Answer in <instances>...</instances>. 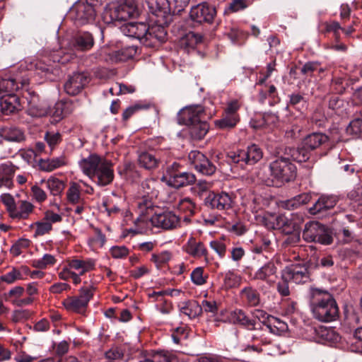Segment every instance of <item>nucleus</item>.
<instances>
[{
	"instance_id": "nucleus-1",
	"label": "nucleus",
	"mask_w": 362,
	"mask_h": 362,
	"mask_svg": "<svg viewBox=\"0 0 362 362\" xmlns=\"http://www.w3.org/2000/svg\"><path fill=\"white\" fill-rule=\"evenodd\" d=\"M268 170L260 168L257 176L260 181L267 186L280 187L282 185L293 180L296 177V167L289 158L283 156L278 157L272 161Z\"/></svg>"
},
{
	"instance_id": "nucleus-2",
	"label": "nucleus",
	"mask_w": 362,
	"mask_h": 362,
	"mask_svg": "<svg viewBox=\"0 0 362 362\" xmlns=\"http://www.w3.org/2000/svg\"><path fill=\"white\" fill-rule=\"evenodd\" d=\"M309 300L312 313L315 319L328 322L339 317V308L334 296L327 291L310 287Z\"/></svg>"
},
{
	"instance_id": "nucleus-3",
	"label": "nucleus",
	"mask_w": 362,
	"mask_h": 362,
	"mask_svg": "<svg viewBox=\"0 0 362 362\" xmlns=\"http://www.w3.org/2000/svg\"><path fill=\"white\" fill-rule=\"evenodd\" d=\"M138 16V8L135 0H122L119 3L106 6L103 13V21L107 24L127 21Z\"/></svg>"
},
{
	"instance_id": "nucleus-4",
	"label": "nucleus",
	"mask_w": 362,
	"mask_h": 362,
	"mask_svg": "<svg viewBox=\"0 0 362 362\" xmlns=\"http://www.w3.org/2000/svg\"><path fill=\"white\" fill-rule=\"evenodd\" d=\"M263 157L261 148L257 144L248 146L246 149L230 152L228 155L230 163L239 165L242 168L246 165H252L259 161Z\"/></svg>"
},
{
	"instance_id": "nucleus-5",
	"label": "nucleus",
	"mask_w": 362,
	"mask_h": 362,
	"mask_svg": "<svg viewBox=\"0 0 362 362\" xmlns=\"http://www.w3.org/2000/svg\"><path fill=\"white\" fill-rule=\"evenodd\" d=\"M303 239L308 243H318L322 245H329L333 238L327 228L318 221H308L305 224L303 230Z\"/></svg>"
},
{
	"instance_id": "nucleus-6",
	"label": "nucleus",
	"mask_w": 362,
	"mask_h": 362,
	"mask_svg": "<svg viewBox=\"0 0 362 362\" xmlns=\"http://www.w3.org/2000/svg\"><path fill=\"white\" fill-rule=\"evenodd\" d=\"M182 168V166L176 162L167 168L165 177L169 186L179 189L195 183V175L192 173L183 171Z\"/></svg>"
},
{
	"instance_id": "nucleus-7",
	"label": "nucleus",
	"mask_w": 362,
	"mask_h": 362,
	"mask_svg": "<svg viewBox=\"0 0 362 362\" xmlns=\"http://www.w3.org/2000/svg\"><path fill=\"white\" fill-rule=\"evenodd\" d=\"M70 15L77 25L93 23L96 16L93 6L88 2H76L71 8Z\"/></svg>"
},
{
	"instance_id": "nucleus-8",
	"label": "nucleus",
	"mask_w": 362,
	"mask_h": 362,
	"mask_svg": "<svg viewBox=\"0 0 362 362\" xmlns=\"http://www.w3.org/2000/svg\"><path fill=\"white\" fill-rule=\"evenodd\" d=\"M150 13L155 16V23L170 24L173 21L168 0H146Z\"/></svg>"
},
{
	"instance_id": "nucleus-9",
	"label": "nucleus",
	"mask_w": 362,
	"mask_h": 362,
	"mask_svg": "<svg viewBox=\"0 0 362 362\" xmlns=\"http://www.w3.org/2000/svg\"><path fill=\"white\" fill-rule=\"evenodd\" d=\"M150 221L153 226L164 230H175L181 224L180 217L170 211L155 213Z\"/></svg>"
},
{
	"instance_id": "nucleus-10",
	"label": "nucleus",
	"mask_w": 362,
	"mask_h": 362,
	"mask_svg": "<svg viewBox=\"0 0 362 362\" xmlns=\"http://www.w3.org/2000/svg\"><path fill=\"white\" fill-rule=\"evenodd\" d=\"M113 164L111 160L103 158L98 168L90 177V180L98 186L104 187L110 185L114 180Z\"/></svg>"
},
{
	"instance_id": "nucleus-11",
	"label": "nucleus",
	"mask_w": 362,
	"mask_h": 362,
	"mask_svg": "<svg viewBox=\"0 0 362 362\" xmlns=\"http://www.w3.org/2000/svg\"><path fill=\"white\" fill-rule=\"evenodd\" d=\"M282 272L284 273V279L296 284H303L310 281L308 268L305 264H291L286 267Z\"/></svg>"
},
{
	"instance_id": "nucleus-12",
	"label": "nucleus",
	"mask_w": 362,
	"mask_h": 362,
	"mask_svg": "<svg viewBox=\"0 0 362 362\" xmlns=\"http://www.w3.org/2000/svg\"><path fill=\"white\" fill-rule=\"evenodd\" d=\"M207 117L202 105H191L182 109L179 113L180 123L191 125L204 121Z\"/></svg>"
},
{
	"instance_id": "nucleus-13",
	"label": "nucleus",
	"mask_w": 362,
	"mask_h": 362,
	"mask_svg": "<svg viewBox=\"0 0 362 362\" xmlns=\"http://www.w3.org/2000/svg\"><path fill=\"white\" fill-rule=\"evenodd\" d=\"M216 14L215 8L206 2L193 6L189 12L190 18L199 23H211Z\"/></svg>"
},
{
	"instance_id": "nucleus-14",
	"label": "nucleus",
	"mask_w": 362,
	"mask_h": 362,
	"mask_svg": "<svg viewBox=\"0 0 362 362\" xmlns=\"http://www.w3.org/2000/svg\"><path fill=\"white\" fill-rule=\"evenodd\" d=\"M205 204L211 209L224 211L233 207V199L230 194L225 192H210L205 199Z\"/></svg>"
},
{
	"instance_id": "nucleus-15",
	"label": "nucleus",
	"mask_w": 362,
	"mask_h": 362,
	"mask_svg": "<svg viewBox=\"0 0 362 362\" xmlns=\"http://www.w3.org/2000/svg\"><path fill=\"white\" fill-rule=\"evenodd\" d=\"M89 79L83 72H75L69 76L64 85L65 92L70 95H76L88 83Z\"/></svg>"
},
{
	"instance_id": "nucleus-16",
	"label": "nucleus",
	"mask_w": 362,
	"mask_h": 362,
	"mask_svg": "<svg viewBox=\"0 0 362 362\" xmlns=\"http://www.w3.org/2000/svg\"><path fill=\"white\" fill-rule=\"evenodd\" d=\"M184 251L195 259L204 258L209 263V252L205 245L197 240L194 237L190 236L183 246Z\"/></svg>"
},
{
	"instance_id": "nucleus-17",
	"label": "nucleus",
	"mask_w": 362,
	"mask_h": 362,
	"mask_svg": "<svg viewBox=\"0 0 362 362\" xmlns=\"http://www.w3.org/2000/svg\"><path fill=\"white\" fill-rule=\"evenodd\" d=\"M37 71L43 74L45 77L50 80H54V77L59 76L60 69L55 59H51L49 57H44L38 59L35 63Z\"/></svg>"
},
{
	"instance_id": "nucleus-18",
	"label": "nucleus",
	"mask_w": 362,
	"mask_h": 362,
	"mask_svg": "<svg viewBox=\"0 0 362 362\" xmlns=\"http://www.w3.org/2000/svg\"><path fill=\"white\" fill-rule=\"evenodd\" d=\"M169 24L156 23L146 30L145 37L147 41H149V46H157L166 40L167 31L165 26Z\"/></svg>"
},
{
	"instance_id": "nucleus-19",
	"label": "nucleus",
	"mask_w": 362,
	"mask_h": 362,
	"mask_svg": "<svg viewBox=\"0 0 362 362\" xmlns=\"http://www.w3.org/2000/svg\"><path fill=\"white\" fill-rule=\"evenodd\" d=\"M338 201V197L335 195H321L314 205L309 209V212L312 215H320L333 209Z\"/></svg>"
},
{
	"instance_id": "nucleus-20",
	"label": "nucleus",
	"mask_w": 362,
	"mask_h": 362,
	"mask_svg": "<svg viewBox=\"0 0 362 362\" xmlns=\"http://www.w3.org/2000/svg\"><path fill=\"white\" fill-rule=\"evenodd\" d=\"M228 321L233 325L242 326L247 329H255V320L250 319L246 313L240 308H235L229 313Z\"/></svg>"
},
{
	"instance_id": "nucleus-21",
	"label": "nucleus",
	"mask_w": 362,
	"mask_h": 362,
	"mask_svg": "<svg viewBox=\"0 0 362 362\" xmlns=\"http://www.w3.org/2000/svg\"><path fill=\"white\" fill-rule=\"evenodd\" d=\"M103 158L96 153H90L87 158L81 159L78 161V165L83 173L90 178Z\"/></svg>"
},
{
	"instance_id": "nucleus-22",
	"label": "nucleus",
	"mask_w": 362,
	"mask_h": 362,
	"mask_svg": "<svg viewBox=\"0 0 362 362\" xmlns=\"http://www.w3.org/2000/svg\"><path fill=\"white\" fill-rule=\"evenodd\" d=\"M276 271L275 264L272 262H268L255 272L252 279L264 281L271 284L275 281Z\"/></svg>"
},
{
	"instance_id": "nucleus-23",
	"label": "nucleus",
	"mask_w": 362,
	"mask_h": 362,
	"mask_svg": "<svg viewBox=\"0 0 362 362\" xmlns=\"http://www.w3.org/2000/svg\"><path fill=\"white\" fill-rule=\"evenodd\" d=\"M62 305L67 311L81 315H86L88 306L77 296L67 297L63 300Z\"/></svg>"
},
{
	"instance_id": "nucleus-24",
	"label": "nucleus",
	"mask_w": 362,
	"mask_h": 362,
	"mask_svg": "<svg viewBox=\"0 0 362 362\" xmlns=\"http://www.w3.org/2000/svg\"><path fill=\"white\" fill-rule=\"evenodd\" d=\"M329 141V137L326 134L320 132H313L307 135L303 141L304 147L309 150H315L327 144Z\"/></svg>"
},
{
	"instance_id": "nucleus-25",
	"label": "nucleus",
	"mask_w": 362,
	"mask_h": 362,
	"mask_svg": "<svg viewBox=\"0 0 362 362\" xmlns=\"http://www.w3.org/2000/svg\"><path fill=\"white\" fill-rule=\"evenodd\" d=\"M17 168L11 162L0 165V188L5 187L10 189L13 187V177Z\"/></svg>"
},
{
	"instance_id": "nucleus-26",
	"label": "nucleus",
	"mask_w": 362,
	"mask_h": 362,
	"mask_svg": "<svg viewBox=\"0 0 362 362\" xmlns=\"http://www.w3.org/2000/svg\"><path fill=\"white\" fill-rule=\"evenodd\" d=\"M18 98L14 94H7L0 98V110L4 115H11L19 109Z\"/></svg>"
},
{
	"instance_id": "nucleus-27",
	"label": "nucleus",
	"mask_w": 362,
	"mask_h": 362,
	"mask_svg": "<svg viewBox=\"0 0 362 362\" xmlns=\"http://www.w3.org/2000/svg\"><path fill=\"white\" fill-rule=\"evenodd\" d=\"M0 136L6 141L11 142H21L25 139L24 132L14 126H6L1 128Z\"/></svg>"
},
{
	"instance_id": "nucleus-28",
	"label": "nucleus",
	"mask_w": 362,
	"mask_h": 362,
	"mask_svg": "<svg viewBox=\"0 0 362 362\" xmlns=\"http://www.w3.org/2000/svg\"><path fill=\"white\" fill-rule=\"evenodd\" d=\"M34 209L35 206L31 202L20 200L11 218L17 220H26L33 213Z\"/></svg>"
},
{
	"instance_id": "nucleus-29",
	"label": "nucleus",
	"mask_w": 362,
	"mask_h": 362,
	"mask_svg": "<svg viewBox=\"0 0 362 362\" xmlns=\"http://www.w3.org/2000/svg\"><path fill=\"white\" fill-rule=\"evenodd\" d=\"M66 264L72 269L78 271L80 274L93 271L95 267V260L93 259H71L66 261Z\"/></svg>"
},
{
	"instance_id": "nucleus-30",
	"label": "nucleus",
	"mask_w": 362,
	"mask_h": 362,
	"mask_svg": "<svg viewBox=\"0 0 362 362\" xmlns=\"http://www.w3.org/2000/svg\"><path fill=\"white\" fill-rule=\"evenodd\" d=\"M312 198L310 193H302L291 199L281 201L280 206L287 210H294L308 204Z\"/></svg>"
},
{
	"instance_id": "nucleus-31",
	"label": "nucleus",
	"mask_w": 362,
	"mask_h": 362,
	"mask_svg": "<svg viewBox=\"0 0 362 362\" xmlns=\"http://www.w3.org/2000/svg\"><path fill=\"white\" fill-rule=\"evenodd\" d=\"M279 116L272 112L264 113L259 119H255L251 122L254 129L269 128L272 129L279 123Z\"/></svg>"
},
{
	"instance_id": "nucleus-32",
	"label": "nucleus",
	"mask_w": 362,
	"mask_h": 362,
	"mask_svg": "<svg viewBox=\"0 0 362 362\" xmlns=\"http://www.w3.org/2000/svg\"><path fill=\"white\" fill-rule=\"evenodd\" d=\"M276 222V230H281L285 234H291L298 230V225L292 218L286 216L284 214L277 215Z\"/></svg>"
},
{
	"instance_id": "nucleus-33",
	"label": "nucleus",
	"mask_w": 362,
	"mask_h": 362,
	"mask_svg": "<svg viewBox=\"0 0 362 362\" xmlns=\"http://www.w3.org/2000/svg\"><path fill=\"white\" fill-rule=\"evenodd\" d=\"M180 311L189 318H195L202 314V308L197 300H189L181 302L179 305Z\"/></svg>"
},
{
	"instance_id": "nucleus-34",
	"label": "nucleus",
	"mask_w": 362,
	"mask_h": 362,
	"mask_svg": "<svg viewBox=\"0 0 362 362\" xmlns=\"http://www.w3.org/2000/svg\"><path fill=\"white\" fill-rule=\"evenodd\" d=\"M240 121V116L234 117L223 112L221 118L214 121V125L217 129L229 130L235 128Z\"/></svg>"
},
{
	"instance_id": "nucleus-35",
	"label": "nucleus",
	"mask_w": 362,
	"mask_h": 362,
	"mask_svg": "<svg viewBox=\"0 0 362 362\" xmlns=\"http://www.w3.org/2000/svg\"><path fill=\"white\" fill-rule=\"evenodd\" d=\"M241 298L251 307L257 306L260 303V295L259 292L251 286L243 288L240 293Z\"/></svg>"
},
{
	"instance_id": "nucleus-36",
	"label": "nucleus",
	"mask_w": 362,
	"mask_h": 362,
	"mask_svg": "<svg viewBox=\"0 0 362 362\" xmlns=\"http://www.w3.org/2000/svg\"><path fill=\"white\" fill-rule=\"evenodd\" d=\"M94 40L93 35L88 33H83L77 35L74 39V47L80 51H87L93 47Z\"/></svg>"
},
{
	"instance_id": "nucleus-37",
	"label": "nucleus",
	"mask_w": 362,
	"mask_h": 362,
	"mask_svg": "<svg viewBox=\"0 0 362 362\" xmlns=\"http://www.w3.org/2000/svg\"><path fill=\"white\" fill-rule=\"evenodd\" d=\"M152 197L148 195H142L137 197L134 201V206L139 215L144 216L148 213L149 210H152L153 207V202Z\"/></svg>"
},
{
	"instance_id": "nucleus-38",
	"label": "nucleus",
	"mask_w": 362,
	"mask_h": 362,
	"mask_svg": "<svg viewBox=\"0 0 362 362\" xmlns=\"http://www.w3.org/2000/svg\"><path fill=\"white\" fill-rule=\"evenodd\" d=\"M139 165L147 170H153L158 168L160 158L150 152H143L139 156Z\"/></svg>"
},
{
	"instance_id": "nucleus-39",
	"label": "nucleus",
	"mask_w": 362,
	"mask_h": 362,
	"mask_svg": "<svg viewBox=\"0 0 362 362\" xmlns=\"http://www.w3.org/2000/svg\"><path fill=\"white\" fill-rule=\"evenodd\" d=\"M28 84V82L23 81L21 82V87ZM20 88L19 82L16 78H0V93H8V94H13L14 91Z\"/></svg>"
},
{
	"instance_id": "nucleus-40",
	"label": "nucleus",
	"mask_w": 362,
	"mask_h": 362,
	"mask_svg": "<svg viewBox=\"0 0 362 362\" xmlns=\"http://www.w3.org/2000/svg\"><path fill=\"white\" fill-rule=\"evenodd\" d=\"M189 126V135L194 140L203 139L209 129V125L205 120Z\"/></svg>"
},
{
	"instance_id": "nucleus-41",
	"label": "nucleus",
	"mask_w": 362,
	"mask_h": 362,
	"mask_svg": "<svg viewBox=\"0 0 362 362\" xmlns=\"http://www.w3.org/2000/svg\"><path fill=\"white\" fill-rule=\"evenodd\" d=\"M341 29L342 27L339 23L335 21H325L320 24V30L322 33H332L336 42H339L340 41V30H341Z\"/></svg>"
},
{
	"instance_id": "nucleus-42",
	"label": "nucleus",
	"mask_w": 362,
	"mask_h": 362,
	"mask_svg": "<svg viewBox=\"0 0 362 362\" xmlns=\"http://www.w3.org/2000/svg\"><path fill=\"white\" fill-rule=\"evenodd\" d=\"M255 218L257 224L264 226L269 230H276L277 215L263 212L255 214Z\"/></svg>"
},
{
	"instance_id": "nucleus-43",
	"label": "nucleus",
	"mask_w": 362,
	"mask_h": 362,
	"mask_svg": "<svg viewBox=\"0 0 362 362\" xmlns=\"http://www.w3.org/2000/svg\"><path fill=\"white\" fill-rule=\"evenodd\" d=\"M202 35L194 32L187 33L180 41L181 46L188 52L202 42Z\"/></svg>"
},
{
	"instance_id": "nucleus-44",
	"label": "nucleus",
	"mask_w": 362,
	"mask_h": 362,
	"mask_svg": "<svg viewBox=\"0 0 362 362\" xmlns=\"http://www.w3.org/2000/svg\"><path fill=\"white\" fill-rule=\"evenodd\" d=\"M46 186L52 195L60 196L65 189L66 183L58 177L51 176L46 181Z\"/></svg>"
},
{
	"instance_id": "nucleus-45",
	"label": "nucleus",
	"mask_w": 362,
	"mask_h": 362,
	"mask_svg": "<svg viewBox=\"0 0 362 362\" xmlns=\"http://www.w3.org/2000/svg\"><path fill=\"white\" fill-rule=\"evenodd\" d=\"M72 103L70 101H59L54 107L53 116L58 120L69 115L73 111Z\"/></svg>"
},
{
	"instance_id": "nucleus-46",
	"label": "nucleus",
	"mask_w": 362,
	"mask_h": 362,
	"mask_svg": "<svg viewBox=\"0 0 362 362\" xmlns=\"http://www.w3.org/2000/svg\"><path fill=\"white\" fill-rule=\"evenodd\" d=\"M267 328L270 333L276 335H281L287 331L288 325L286 322L279 319L271 317V318L269 319V324L267 325Z\"/></svg>"
},
{
	"instance_id": "nucleus-47",
	"label": "nucleus",
	"mask_w": 362,
	"mask_h": 362,
	"mask_svg": "<svg viewBox=\"0 0 362 362\" xmlns=\"http://www.w3.org/2000/svg\"><path fill=\"white\" fill-rule=\"evenodd\" d=\"M57 262L55 257L50 254H45L42 257L31 260V266L37 269H45L54 266Z\"/></svg>"
},
{
	"instance_id": "nucleus-48",
	"label": "nucleus",
	"mask_w": 362,
	"mask_h": 362,
	"mask_svg": "<svg viewBox=\"0 0 362 362\" xmlns=\"http://www.w3.org/2000/svg\"><path fill=\"white\" fill-rule=\"evenodd\" d=\"M95 290L96 286L94 283L84 281L83 286L79 289L78 296H77L88 305L90 300L93 297Z\"/></svg>"
},
{
	"instance_id": "nucleus-49",
	"label": "nucleus",
	"mask_w": 362,
	"mask_h": 362,
	"mask_svg": "<svg viewBox=\"0 0 362 362\" xmlns=\"http://www.w3.org/2000/svg\"><path fill=\"white\" fill-rule=\"evenodd\" d=\"M106 242L105 235L98 228H94V235L89 238L88 244L93 250H96L102 248Z\"/></svg>"
},
{
	"instance_id": "nucleus-50",
	"label": "nucleus",
	"mask_w": 362,
	"mask_h": 362,
	"mask_svg": "<svg viewBox=\"0 0 362 362\" xmlns=\"http://www.w3.org/2000/svg\"><path fill=\"white\" fill-rule=\"evenodd\" d=\"M66 198L69 203L76 204L81 202V187L76 182H71L66 191Z\"/></svg>"
},
{
	"instance_id": "nucleus-51",
	"label": "nucleus",
	"mask_w": 362,
	"mask_h": 362,
	"mask_svg": "<svg viewBox=\"0 0 362 362\" xmlns=\"http://www.w3.org/2000/svg\"><path fill=\"white\" fill-rule=\"evenodd\" d=\"M171 257V252L165 250L158 254H152L151 261L155 264L157 269H160L168 263Z\"/></svg>"
},
{
	"instance_id": "nucleus-52",
	"label": "nucleus",
	"mask_w": 362,
	"mask_h": 362,
	"mask_svg": "<svg viewBox=\"0 0 362 362\" xmlns=\"http://www.w3.org/2000/svg\"><path fill=\"white\" fill-rule=\"evenodd\" d=\"M240 276L233 272L228 271L224 275L223 286L226 289L237 287L240 285Z\"/></svg>"
},
{
	"instance_id": "nucleus-53",
	"label": "nucleus",
	"mask_w": 362,
	"mask_h": 362,
	"mask_svg": "<svg viewBox=\"0 0 362 362\" xmlns=\"http://www.w3.org/2000/svg\"><path fill=\"white\" fill-rule=\"evenodd\" d=\"M136 53V47L129 46L116 51L115 53V57L119 61H127L133 58Z\"/></svg>"
},
{
	"instance_id": "nucleus-54",
	"label": "nucleus",
	"mask_w": 362,
	"mask_h": 362,
	"mask_svg": "<svg viewBox=\"0 0 362 362\" xmlns=\"http://www.w3.org/2000/svg\"><path fill=\"white\" fill-rule=\"evenodd\" d=\"M33 226L35 227L34 233L35 238L48 234L52 230V226L49 223H47L46 221H44V219L40 221L35 222L31 225V227Z\"/></svg>"
},
{
	"instance_id": "nucleus-55",
	"label": "nucleus",
	"mask_w": 362,
	"mask_h": 362,
	"mask_svg": "<svg viewBox=\"0 0 362 362\" xmlns=\"http://www.w3.org/2000/svg\"><path fill=\"white\" fill-rule=\"evenodd\" d=\"M177 208L187 216H192L194 214L195 204L189 198H184L179 201Z\"/></svg>"
},
{
	"instance_id": "nucleus-56",
	"label": "nucleus",
	"mask_w": 362,
	"mask_h": 362,
	"mask_svg": "<svg viewBox=\"0 0 362 362\" xmlns=\"http://www.w3.org/2000/svg\"><path fill=\"white\" fill-rule=\"evenodd\" d=\"M190 278L195 285L202 286L206 284L208 275L204 274L203 267H199L192 272Z\"/></svg>"
},
{
	"instance_id": "nucleus-57",
	"label": "nucleus",
	"mask_w": 362,
	"mask_h": 362,
	"mask_svg": "<svg viewBox=\"0 0 362 362\" xmlns=\"http://www.w3.org/2000/svg\"><path fill=\"white\" fill-rule=\"evenodd\" d=\"M45 140L49 146L51 151L56 148L62 141V134L59 132H47L45 134Z\"/></svg>"
},
{
	"instance_id": "nucleus-58",
	"label": "nucleus",
	"mask_w": 362,
	"mask_h": 362,
	"mask_svg": "<svg viewBox=\"0 0 362 362\" xmlns=\"http://www.w3.org/2000/svg\"><path fill=\"white\" fill-rule=\"evenodd\" d=\"M255 332L252 334L251 338L253 341H259L260 344L263 345L270 344L272 343V340L268 336V332L266 329L262 328L254 329Z\"/></svg>"
},
{
	"instance_id": "nucleus-59",
	"label": "nucleus",
	"mask_w": 362,
	"mask_h": 362,
	"mask_svg": "<svg viewBox=\"0 0 362 362\" xmlns=\"http://www.w3.org/2000/svg\"><path fill=\"white\" fill-rule=\"evenodd\" d=\"M346 132L355 136L362 134V118L356 117L346 128Z\"/></svg>"
},
{
	"instance_id": "nucleus-60",
	"label": "nucleus",
	"mask_w": 362,
	"mask_h": 362,
	"mask_svg": "<svg viewBox=\"0 0 362 362\" xmlns=\"http://www.w3.org/2000/svg\"><path fill=\"white\" fill-rule=\"evenodd\" d=\"M0 199L6 206V211L11 218L17 206L13 197L10 194H3L1 195Z\"/></svg>"
},
{
	"instance_id": "nucleus-61",
	"label": "nucleus",
	"mask_w": 362,
	"mask_h": 362,
	"mask_svg": "<svg viewBox=\"0 0 362 362\" xmlns=\"http://www.w3.org/2000/svg\"><path fill=\"white\" fill-rule=\"evenodd\" d=\"M308 150L304 146L300 148L293 149L291 153L293 160L298 163L307 161L310 158Z\"/></svg>"
},
{
	"instance_id": "nucleus-62",
	"label": "nucleus",
	"mask_w": 362,
	"mask_h": 362,
	"mask_svg": "<svg viewBox=\"0 0 362 362\" xmlns=\"http://www.w3.org/2000/svg\"><path fill=\"white\" fill-rule=\"evenodd\" d=\"M216 166L206 157L204 162L198 165L196 170L203 175H211L216 172Z\"/></svg>"
},
{
	"instance_id": "nucleus-63",
	"label": "nucleus",
	"mask_w": 362,
	"mask_h": 362,
	"mask_svg": "<svg viewBox=\"0 0 362 362\" xmlns=\"http://www.w3.org/2000/svg\"><path fill=\"white\" fill-rule=\"evenodd\" d=\"M206 156L199 151H192L188 155V159L190 163L197 169L198 165L204 162Z\"/></svg>"
},
{
	"instance_id": "nucleus-64",
	"label": "nucleus",
	"mask_w": 362,
	"mask_h": 362,
	"mask_svg": "<svg viewBox=\"0 0 362 362\" xmlns=\"http://www.w3.org/2000/svg\"><path fill=\"white\" fill-rule=\"evenodd\" d=\"M289 282H291V280L284 279V273L281 272V279L276 286L277 291L281 296H288L290 295Z\"/></svg>"
}]
</instances>
